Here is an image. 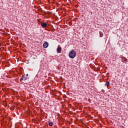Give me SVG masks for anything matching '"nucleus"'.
Returning a JSON list of instances; mask_svg holds the SVG:
<instances>
[{
  "mask_svg": "<svg viewBox=\"0 0 128 128\" xmlns=\"http://www.w3.org/2000/svg\"><path fill=\"white\" fill-rule=\"evenodd\" d=\"M68 56L70 58H74L76 56V52L74 50H72L70 52Z\"/></svg>",
  "mask_w": 128,
  "mask_h": 128,
  "instance_id": "1",
  "label": "nucleus"
},
{
  "mask_svg": "<svg viewBox=\"0 0 128 128\" xmlns=\"http://www.w3.org/2000/svg\"><path fill=\"white\" fill-rule=\"evenodd\" d=\"M48 46V43L46 42L44 44H43V47L44 48H46Z\"/></svg>",
  "mask_w": 128,
  "mask_h": 128,
  "instance_id": "2",
  "label": "nucleus"
},
{
  "mask_svg": "<svg viewBox=\"0 0 128 128\" xmlns=\"http://www.w3.org/2000/svg\"><path fill=\"white\" fill-rule=\"evenodd\" d=\"M41 26L42 28H46V26H48V24L46 22H42L41 24Z\"/></svg>",
  "mask_w": 128,
  "mask_h": 128,
  "instance_id": "3",
  "label": "nucleus"
},
{
  "mask_svg": "<svg viewBox=\"0 0 128 128\" xmlns=\"http://www.w3.org/2000/svg\"><path fill=\"white\" fill-rule=\"evenodd\" d=\"M57 52H58V54H60V52H62V48L58 47L57 48Z\"/></svg>",
  "mask_w": 128,
  "mask_h": 128,
  "instance_id": "4",
  "label": "nucleus"
},
{
  "mask_svg": "<svg viewBox=\"0 0 128 128\" xmlns=\"http://www.w3.org/2000/svg\"><path fill=\"white\" fill-rule=\"evenodd\" d=\"M105 86H107V88H108V86H110V82H106L105 84Z\"/></svg>",
  "mask_w": 128,
  "mask_h": 128,
  "instance_id": "5",
  "label": "nucleus"
},
{
  "mask_svg": "<svg viewBox=\"0 0 128 128\" xmlns=\"http://www.w3.org/2000/svg\"><path fill=\"white\" fill-rule=\"evenodd\" d=\"M99 34L100 38H102V36H104V33H102V32L100 31Z\"/></svg>",
  "mask_w": 128,
  "mask_h": 128,
  "instance_id": "6",
  "label": "nucleus"
},
{
  "mask_svg": "<svg viewBox=\"0 0 128 128\" xmlns=\"http://www.w3.org/2000/svg\"><path fill=\"white\" fill-rule=\"evenodd\" d=\"M20 80H26V77L22 76V78H20Z\"/></svg>",
  "mask_w": 128,
  "mask_h": 128,
  "instance_id": "7",
  "label": "nucleus"
},
{
  "mask_svg": "<svg viewBox=\"0 0 128 128\" xmlns=\"http://www.w3.org/2000/svg\"><path fill=\"white\" fill-rule=\"evenodd\" d=\"M49 126H54V124L52 123V122H50L49 123Z\"/></svg>",
  "mask_w": 128,
  "mask_h": 128,
  "instance_id": "8",
  "label": "nucleus"
},
{
  "mask_svg": "<svg viewBox=\"0 0 128 128\" xmlns=\"http://www.w3.org/2000/svg\"><path fill=\"white\" fill-rule=\"evenodd\" d=\"M61 68H62V66H60V64H59L58 66V70H60Z\"/></svg>",
  "mask_w": 128,
  "mask_h": 128,
  "instance_id": "9",
  "label": "nucleus"
},
{
  "mask_svg": "<svg viewBox=\"0 0 128 128\" xmlns=\"http://www.w3.org/2000/svg\"><path fill=\"white\" fill-rule=\"evenodd\" d=\"M102 92H104V90H102Z\"/></svg>",
  "mask_w": 128,
  "mask_h": 128,
  "instance_id": "10",
  "label": "nucleus"
},
{
  "mask_svg": "<svg viewBox=\"0 0 128 128\" xmlns=\"http://www.w3.org/2000/svg\"><path fill=\"white\" fill-rule=\"evenodd\" d=\"M26 76H28V74H26Z\"/></svg>",
  "mask_w": 128,
  "mask_h": 128,
  "instance_id": "11",
  "label": "nucleus"
}]
</instances>
